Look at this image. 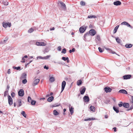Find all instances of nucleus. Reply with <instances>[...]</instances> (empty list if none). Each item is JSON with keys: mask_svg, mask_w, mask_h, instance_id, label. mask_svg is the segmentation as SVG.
Segmentation results:
<instances>
[{"mask_svg": "<svg viewBox=\"0 0 133 133\" xmlns=\"http://www.w3.org/2000/svg\"><path fill=\"white\" fill-rule=\"evenodd\" d=\"M8 99L9 104L10 105H11L13 103L12 99L10 95L8 96Z\"/></svg>", "mask_w": 133, "mask_h": 133, "instance_id": "nucleus-1", "label": "nucleus"}, {"mask_svg": "<svg viewBox=\"0 0 133 133\" xmlns=\"http://www.w3.org/2000/svg\"><path fill=\"white\" fill-rule=\"evenodd\" d=\"M36 44L38 46H45L46 45V44L44 42H37L36 43Z\"/></svg>", "mask_w": 133, "mask_h": 133, "instance_id": "nucleus-2", "label": "nucleus"}, {"mask_svg": "<svg viewBox=\"0 0 133 133\" xmlns=\"http://www.w3.org/2000/svg\"><path fill=\"white\" fill-rule=\"evenodd\" d=\"M89 32L90 35L92 36H94L96 33V31L93 29L90 30L89 31Z\"/></svg>", "mask_w": 133, "mask_h": 133, "instance_id": "nucleus-3", "label": "nucleus"}, {"mask_svg": "<svg viewBox=\"0 0 133 133\" xmlns=\"http://www.w3.org/2000/svg\"><path fill=\"white\" fill-rule=\"evenodd\" d=\"M11 25V24L10 23H3V26L5 28H7L8 26L10 27Z\"/></svg>", "mask_w": 133, "mask_h": 133, "instance_id": "nucleus-4", "label": "nucleus"}, {"mask_svg": "<svg viewBox=\"0 0 133 133\" xmlns=\"http://www.w3.org/2000/svg\"><path fill=\"white\" fill-rule=\"evenodd\" d=\"M24 94V91L23 89L20 90L18 92V95L19 96L22 97Z\"/></svg>", "mask_w": 133, "mask_h": 133, "instance_id": "nucleus-5", "label": "nucleus"}, {"mask_svg": "<svg viewBox=\"0 0 133 133\" xmlns=\"http://www.w3.org/2000/svg\"><path fill=\"white\" fill-rule=\"evenodd\" d=\"M86 28L85 27L81 26L79 29V31L81 33H83L85 30Z\"/></svg>", "mask_w": 133, "mask_h": 133, "instance_id": "nucleus-6", "label": "nucleus"}, {"mask_svg": "<svg viewBox=\"0 0 133 133\" xmlns=\"http://www.w3.org/2000/svg\"><path fill=\"white\" fill-rule=\"evenodd\" d=\"M66 82L64 81H63L62 82V91L61 92H62L64 90L66 85Z\"/></svg>", "mask_w": 133, "mask_h": 133, "instance_id": "nucleus-7", "label": "nucleus"}, {"mask_svg": "<svg viewBox=\"0 0 133 133\" xmlns=\"http://www.w3.org/2000/svg\"><path fill=\"white\" fill-rule=\"evenodd\" d=\"M39 81V79H35L33 82L32 85L34 86L37 85Z\"/></svg>", "mask_w": 133, "mask_h": 133, "instance_id": "nucleus-8", "label": "nucleus"}, {"mask_svg": "<svg viewBox=\"0 0 133 133\" xmlns=\"http://www.w3.org/2000/svg\"><path fill=\"white\" fill-rule=\"evenodd\" d=\"M83 100L84 102H88L89 101V98L88 96H85L83 97Z\"/></svg>", "mask_w": 133, "mask_h": 133, "instance_id": "nucleus-9", "label": "nucleus"}, {"mask_svg": "<svg viewBox=\"0 0 133 133\" xmlns=\"http://www.w3.org/2000/svg\"><path fill=\"white\" fill-rule=\"evenodd\" d=\"M104 90H105V91L106 93H108V92H111L112 90V89L110 88L109 87H105L104 88Z\"/></svg>", "mask_w": 133, "mask_h": 133, "instance_id": "nucleus-10", "label": "nucleus"}, {"mask_svg": "<svg viewBox=\"0 0 133 133\" xmlns=\"http://www.w3.org/2000/svg\"><path fill=\"white\" fill-rule=\"evenodd\" d=\"M131 77V75H125L123 76L124 79H129Z\"/></svg>", "mask_w": 133, "mask_h": 133, "instance_id": "nucleus-11", "label": "nucleus"}, {"mask_svg": "<svg viewBox=\"0 0 133 133\" xmlns=\"http://www.w3.org/2000/svg\"><path fill=\"white\" fill-rule=\"evenodd\" d=\"M60 3L62 6V8L64 10H65L66 9V7L65 4L63 2H60Z\"/></svg>", "mask_w": 133, "mask_h": 133, "instance_id": "nucleus-12", "label": "nucleus"}, {"mask_svg": "<svg viewBox=\"0 0 133 133\" xmlns=\"http://www.w3.org/2000/svg\"><path fill=\"white\" fill-rule=\"evenodd\" d=\"M17 103L18 104V105H17L18 107H19L22 105V102L21 99H18L17 101Z\"/></svg>", "mask_w": 133, "mask_h": 133, "instance_id": "nucleus-13", "label": "nucleus"}, {"mask_svg": "<svg viewBox=\"0 0 133 133\" xmlns=\"http://www.w3.org/2000/svg\"><path fill=\"white\" fill-rule=\"evenodd\" d=\"M119 93L127 94V91L124 89H121L119 91Z\"/></svg>", "mask_w": 133, "mask_h": 133, "instance_id": "nucleus-14", "label": "nucleus"}, {"mask_svg": "<svg viewBox=\"0 0 133 133\" xmlns=\"http://www.w3.org/2000/svg\"><path fill=\"white\" fill-rule=\"evenodd\" d=\"M114 5H120L121 4V2L119 1H117L115 2L114 3Z\"/></svg>", "mask_w": 133, "mask_h": 133, "instance_id": "nucleus-15", "label": "nucleus"}, {"mask_svg": "<svg viewBox=\"0 0 133 133\" xmlns=\"http://www.w3.org/2000/svg\"><path fill=\"white\" fill-rule=\"evenodd\" d=\"M82 88H83V89L82 90L80 91V93L81 94H83L85 92L86 89L85 87H82Z\"/></svg>", "mask_w": 133, "mask_h": 133, "instance_id": "nucleus-16", "label": "nucleus"}, {"mask_svg": "<svg viewBox=\"0 0 133 133\" xmlns=\"http://www.w3.org/2000/svg\"><path fill=\"white\" fill-rule=\"evenodd\" d=\"M123 107L125 108H128L129 107V104L127 103H124L123 104Z\"/></svg>", "mask_w": 133, "mask_h": 133, "instance_id": "nucleus-17", "label": "nucleus"}, {"mask_svg": "<svg viewBox=\"0 0 133 133\" xmlns=\"http://www.w3.org/2000/svg\"><path fill=\"white\" fill-rule=\"evenodd\" d=\"M132 46V45L131 44H127L125 45V46L127 48H131Z\"/></svg>", "mask_w": 133, "mask_h": 133, "instance_id": "nucleus-18", "label": "nucleus"}, {"mask_svg": "<svg viewBox=\"0 0 133 133\" xmlns=\"http://www.w3.org/2000/svg\"><path fill=\"white\" fill-rule=\"evenodd\" d=\"M54 99V97L52 96H51V97H49L47 100L48 102H51Z\"/></svg>", "mask_w": 133, "mask_h": 133, "instance_id": "nucleus-19", "label": "nucleus"}, {"mask_svg": "<svg viewBox=\"0 0 133 133\" xmlns=\"http://www.w3.org/2000/svg\"><path fill=\"white\" fill-rule=\"evenodd\" d=\"M26 74L25 73H24L21 76V78L22 79H25L26 78Z\"/></svg>", "mask_w": 133, "mask_h": 133, "instance_id": "nucleus-20", "label": "nucleus"}, {"mask_svg": "<svg viewBox=\"0 0 133 133\" xmlns=\"http://www.w3.org/2000/svg\"><path fill=\"white\" fill-rule=\"evenodd\" d=\"M105 49L106 50L109 51V52H110L112 53L113 54H114L115 53V52H114L111 49L109 48H106Z\"/></svg>", "mask_w": 133, "mask_h": 133, "instance_id": "nucleus-21", "label": "nucleus"}, {"mask_svg": "<svg viewBox=\"0 0 133 133\" xmlns=\"http://www.w3.org/2000/svg\"><path fill=\"white\" fill-rule=\"evenodd\" d=\"M49 80L51 82H52L55 81V78L53 77H50Z\"/></svg>", "mask_w": 133, "mask_h": 133, "instance_id": "nucleus-22", "label": "nucleus"}, {"mask_svg": "<svg viewBox=\"0 0 133 133\" xmlns=\"http://www.w3.org/2000/svg\"><path fill=\"white\" fill-rule=\"evenodd\" d=\"M90 108L91 111L93 112L95 111V108L94 106H91L90 107Z\"/></svg>", "mask_w": 133, "mask_h": 133, "instance_id": "nucleus-23", "label": "nucleus"}, {"mask_svg": "<svg viewBox=\"0 0 133 133\" xmlns=\"http://www.w3.org/2000/svg\"><path fill=\"white\" fill-rule=\"evenodd\" d=\"M119 27V25H117L115 28V29H114L113 30V33L114 34H115L116 33V32L117 31V30L118 29V28Z\"/></svg>", "mask_w": 133, "mask_h": 133, "instance_id": "nucleus-24", "label": "nucleus"}, {"mask_svg": "<svg viewBox=\"0 0 133 133\" xmlns=\"http://www.w3.org/2000/svg\"><path fill=\"white\" fill-rule=\"evenodd\" d=\"M88 18H90V19H91V18H96L97 17L96 16H95V15H90V16H88Z\"/></svg>", "mask_w": 133, "mask_h": 133, "instance_id": "nucleus-25", "label": "nucleus"}, {"mask_svg": "<svg viewBox=\"0 0 133 133\" xmlns=\"http://www.w3.org/2000/svg\"><path fill=\"white\" fill-rule=\"evenodd\" d=\"M53 113L55 115H57L59 114V113L56 110H55L53 111Z\"/></svg>", "mask_w": 133, "mask_h": 133, "instance_id": "nucleus-26", "label": "nucleus"}, {"mask_svg": "<svg viewBox=\"0 0 133 133\" xmlns=\"http://www.w3.org/2000/svg\"><path fill=\"white\" fill-rule=\"evenodd\" d=\"M51 57L50 55H47L43 57V59H48Z\"/></svg>", "mask_w": 133, "mask_h": 133, "instance_id": "nucleus-27", "label": "nucleus"}, {"mask_svg": "<svg viewBox=\"0 0 133 133\" xmlns=\"http://www.w3.org/2000/svg\"><path fill=\"white\" fill-rule=\"evenodd\" d=\"M70 111L71 114L74 112V108L71 107L69 109Z\"/></svg>", "mask_w": 133, "mask_h": 133, "instance_id": "nucleus-28", "label": "nucleus"}, {"mask_svg": "<svg viewBox=\"0 0 133 133\" xmlns=\"http://www.w3.org/2000/svg\"><path fill=\"white\" fill-rule=\"evenodd\" d=\"M113 108L114 111H116L117 113H118L119 112V110L118 108H116L114 106L113 107Z\"/></svg>", "mask_w": 133, "mask_h": 133, "instance_id": "nucleus-29", "label": "nucleus"}, {"mask_svg": "<svg viewBox=\"0 0 133 133\" xmlns=\"http://www.w3.org/2000/svg\"><path fill=\"white\" fill-rule=\"evenodd\" d=\"M80 4L82 6H84L85 5V3L84 1H81L80 2Z\"/></svg>", "mask_w": 133, "mask_h": 133, "instance_id": "nucleus-30", "label": "nucleus"}, {"mask_svg": "<svg viewBox=\"0 0 133 133\" xmlns=\"http://www.w3.org/2000/svg\"><path fill=\"white\" fill-rule=\"evenodd\" d=\"M82 84V81L81 80H78L77 82V84L78 85H79Z\"/></svg>", "mask_w": 133, "mask_h": 133, "instance_id": "nucleus-31", "label": "nucleus"}, {"mask_svg": "<svg viewBox=\"0 0 133 133\" xmlns=\"http://www.w3.org/2000/svg\"><path fill=\"white\" fill-rule=\"evenodd\" d=\"M31 102V104L32 105H34L36 103V101H35L32 100Z\"/></svg>", "mask_w": 133, "mask_h": 133, "instance_id": "nucleus-32", "label": "nucleus"}, {"mask_svg": "<svg viewBox=\"0 0 133 133\" xmlns=\"http://www.w3.org/2000/svg\"><path fill=\"white\" fill-rule=\"evenodd\" d=\"M21 114L25 117H26V114L24 111H23L21 112Z\"/></svg>", "mask_w": 133, "mask_h": 133, "instance_id": "nucleus-33", "label": "nucleus"}, {"mask_svg": "<svg viewBox=\"0 0 133 133\" xmlns=\"http://www.w3.org/2000/svg\"><path fill=\"white\" fill-rule=\"evenodd\" d=\"M116 39L118 43H120L121 40L119 38H116Z\"/></svg>", "mask_w": 133, "mask_h": 133, "instance_id": "nucleus-34", "label": "nucleus"}, {"mask_svg": "<svg viewBox=\"0 0 133 133\" xmlns=\"http://www.w3.org/2000/svg\"><path fill=\"white\" fill-rule=\"evenodd\" d=\"M66 49L65 48H64L63 50L62 51V53H63L65 54L66 53Z\"/></svg>", "mask_w": 133, "mask_h": 133, "instance_id": "nucleus-35", "label": "nucleus"}, {"mask_svg": "<svg viewBox=\"0 0 133 133\" xmlns=\"http://www.w3.org/2000/svg\"><path fill=\"white\" fill-rule=\"evenodd\" d=\"M34 31V29L32 28H31L30 29L28 30V32L29 33H31Z\"/></svg>", "mask_w": 133, "mask_h": 133, "instance_id": "nucleus-36", "label": "nucleus"}, {"mask_svg": "<svg viewBox=\"0 0 133 133\" xmlns=\"http://www.w3.org/2000/svg\"><path fill=\"white\" fill-rule=\"evenodd\" d=\"M8 91H5L4 93V96L5 97L8 94Z\"/></svg>", "mask_w": 133, "mask_h": 133, "instance_id": "nucleus-37", "label": "nucleus"}, {"mask_svg": "<svg viewBox=\"0 0 133 133\" xmlns=\"http://www.w3.org/2000/svg\"><path fill=\"white\" fill-rule=\"evenodd\" d=\"M31 101H32V99L31 97H30L29 96L28 97V102L30 103Z\"/></svg>", "mask_w": 133, "mask_h": 133, "instance_id": "nucleus-38", "label": "nucleus"}, {"mask_svg": "<svg viewBox=\"0 0 133 133\" xmlns=\"http://www.w3.org/2000/svg\"><path fill=\"white\" fill-rule=\"evenodd\" d=\"M94 120V119L93 118H88L87 119H84L85 121H90L91 120Z\"/></svg>", "mask_w": 133, "mask_h": 133, "instance_id": "nucleus-39", "label": "nucleus"}, {"mask_svg": "<svg viewBox=\"0 0 133 133\" xmlns=\"http://www.w3.org/2000/svg\"><path fill=\"white\" fill-rule=\"evenodd\" d=\"M37 59H43V57H42L41 56H38L37 57Z\"/></svg>", "mask_w": 133, "mask_h": 133, "instance_id": "nucleus-40", "label": "nucleus"}, {"mask_svg": "<svg viewBox=\"0 0 133 133\" xmlns=\"http://www.w3.org/2000/svg\"><path fill=\"white\" fill-rule=\"evenodd\" d=\"M120 104H118V105L119 107H121L122 105L123 106V104L122 102H120Z\"/></svg>", "mask_w": 133, "mask_h": 133, "instance_id": "nucleus-41", "label": "nucleus"}, {"mask_svg": "<svg viewBox=\"0 0 133 133\" xmlns=\"http://www.w3.org/2000/svg\"><path fill=\"white\" fill-rule=\"evenodd\" d=\"M68 59V57H62V59L64 61H66L67 59Z\"/></svg>", "mask_w": 133, "mask_h": 133, "instance_id": "nucleus-42", "label": "nucleus"}, {"mask_svg": "<svg viewBox=\"0 0 133 133\" xmlns=\"http://www.w3.org/2000/svg\"><path fill=\"white\" fill-rule=\"evenodd\" d=\"M27 82V80L26 79H24L22 81V83L23 84L26 83Z\"/></svg>", "mask_w": 133, "mask_h": 133, "instance_id": "nucleus-43", "label": "nucleus"}, {"mask_svg": "<svg viewBox=\"0 0 133 133\" xmlns=\"http://www.w3.org/2000/svg\"><path fill=\"white\" fill-rule=\"evenodd\" d=\"M75 51V49L74 48H73L72 50H69V52L70 53L72 52H74Z\"/></svg>", "mask_w": 133, "mask_h": 133, "instance_id": "nucleus-44", "label": "nucleus"}, {"mask_svg": "<svg viewBox=\"0 0 133 133\" xmlns=\"http://www.w3.org/2000/svg\"><path fill=\"white\" fill-rule=\"evenodd\" d=\"M11 95L12 97H14L15 96V94L14 92H12L11 93Z\"/></svg>", "mask_w": 133, "mask_h": 133, "instance_id": "nucleus-45", "label": "nucleus"}, {"mask_svg": "<svg viewBox=\"0 0 133 133\" xmlns=\"http://www.w3.org/2000/svg\"><path fill=\"white\" fill-rule=\"evenodd\" d=\"M127 22H122L121 23V24L122 25H126L127 23Z\"/></svg>", "mask_w": 133, "mask_h": 133, "instance_id": "nucleus-46", "label": "nucleus"}, {"mask_svg": "<svg viewBox=\"0 0 133 133\" xmlns=\"http://www.w3.org/2000/svg\"><path fill=\"white\" fill-rule=\"evenodd\" d=\"M15 69H16L17 70H19L21 68L20 67V66H18L17 67H15L14 68Z\"/></svg>", "mask_w": 133, "mask_h": 133, "instance_id": "nucleus-47", "label": "nucleus"}, {"mask_svg": "<svg viewBox=\"0 0 133 133\" xmlns=\"http://www.w3.org/2000/svg\"><path fill=\"white\" fill-rule=\"evenodd\" d=\"M98 49L99 50V51L101 52H103V50H102V48L100 47H99L98 48Z\"/></svg>", "mask_w": 133, "mask_h": 133, "instance_id": "nucleus-48", "label": "nucleus"}, {"mask_svg": "<svg viewBox=\"0 0 133 133\" xmlns=\"http://www.w3.org/2000/svg\"><path fill=\"white\" fill-rule=\"evenodd\" d=\"M22 60H23V61H21V62H22V63H24L25 62V59L24 58V57H23L22 58Z\"/></svg>", "mask_w": 133, "mask_h": 133, "instance_id": "nucleus-49", "label": "nucleus"}, {"mask_svg": "<svg viewBox=\"0 0 133 133\" xmlns=\"http://www.w3.org/2000/svg\"><path fill=\"white\" fill-rule=\"evenodd\" d=\"M96 39L98 40L99 41L100 40V37L98 35L96 37Z\"/></svg>", "mask_w": 133, "mask_h": 133, "instance_id": "nucleus-50", "label": "nucleus"}, {"mask_svg": "<svg viewBox=\"0 0 133 133\" xmlns=\"http://www.w3.org/2000/svg\"><path fill=\"white\" fill-rule=\"evenodd\" d=\"M89 34L88 33H86L85 34L84 36V38L85 39L87 37V36Z\"/></svg>", "mask_w": 133, "mask_h": 133, "instance_id": "nucleus-51", "label": "nucleus"}, {"mask_svg": "<svg viewBox=\"0 0 133 133\" xmlns=\"http://www.w3.org/2000/svg\"><path fill=\"white\" fill-rule=\"evenodd\" d=\"M61 48L60 46H58L57 48V50L59 51H60L61 50Z\"/></svg>", "mask_w": 133, "mask_h": 133, "instance_id": "nucleus-52", "label": "nucleus"}, {"mask_svg": "<svg viewBox=\"0 0 133 133\" xmlns=\"http://www.w3.org/2000/svg\"><path fill=\"white\" fill-rule=\"evenodd\" d=\"M126 25L128 27H130L131 28V26L128 23H127Z\"/></svg>", "mask_w": 133, "mask_h": 133, "instance_id": "nucleus-53", "label": "nucleus"}, {"mask_svg": "<svg viewBox=\"0 0 133 133\" xmlns=\"http://www.w3.org/2000/svg\"><path fill=\"white\" fill-rule=\"evenodd\" d=\"M44 69H46L47 70H48L49 69V67L48 66H46V65L44 66Z\"/></svg>", "mask_w": 133, "mask_h": 133, "instance_id": "nucleus-54", "label": "nucleus"}, {"mask_svg": "<svg viewBox=\"0 0 133 133\" xmlns=\"http://www.w3.org/2000/svg\"><path fill=\"white\" fill-rule=\"evenodd\" d=\"M54 29H55V28L54 27H53L52 28H50V30L51 31L54 30Z\"/></svg>", "mask_w": 133, "mask_h": 133, "instance_id": "nucleus-55", "label": "nucleus"}, {"mask_svg": "<svg viewBox=\"0 0 133 133\" xmlns=\"http://www.w3.org/2000/svg\"><path fill=\"white\" fill-rule=\"evenodd\" d=\"M113 129H114V130L115 132L116 131V127H114L113 128Z\"/></svg>", "mask_w": 133, "mask_h": 133, "instance_id": "nucleus-56", "label": "nucleus"}, {"mask_svg": "<svg viewBox=\"0 0 133 133\" xmlns=\"http://www.w3.org/2000/svg\"><path fill=\"white\" fill-rule=\"evenodd\" d=\"M8 74H10V69H9L8 70Z\"/></svg>", "mask_w": 133, "mask_h": 133, "instance_id": "nucleus-57", "label": "nucleus"}, {"mask_svg": "<svg viewBox=\"0 0 133 133\" xmlns=\"http://www.w3.org/2000/svg\"><path fill=\"white\" fill-rule=\"evenodd\" d=\"M9 88H10L9 86V85H8L7 87V89L8 91V90Z\"/></svg>", "mask_w": 133, "mask_h": 133, "instance_id": "nucleus-58", "label": "nucleus"}, {"mask_svg": "<svg viewBox=\"0 0 133 133\" xmlns=\"http://www.w3.org/2000/svg\"><path fill=\"white\" fill-rule=\"evenodd\" d=\"M4 4L5 5H8V2H6L5 3H4Z\"/></svg>", "mask_w": 133, "mask_h": 133, "instance_id": "nucleus-59", "label": "nucleus"}, {"mask_svg": "<svg viewBox=\"0 0 133 133\" xmlns=\"http://www.w3.org/2000/svg\"><path fill=\"white\" fill-rule=\"evenodd\" d=\"M32 61H31L30 62H29L28 63H26V65H27L29 64L30 63H31L32 62Z\"/></svg>", "mask_w": 133, "mask_h": 133, "instance_id": "nucleus-60", "label": "nucleus"}, {"mask_svg": "<svg viewBox=\"0 0 133 133\" xmlns=\"http://www.w3.org/2000/svg\"><path fill=\"white\" fill-rule=\"evenodd\" d=\"M66 62L68 63L69 62V58H68V59L66 60Z\"/></svg>", "mask_w": 133, "mask_h": 133, "instance_id": "nucleus-61", "label": "nucleus"}, {"mask_svg": "<svg viewBox=\"0 0 133 133\" xmlns=\"http://www.w3.org/2000/svg\"><path fill=\"white\" fill-rule=\"evenodd\" d=\"M24 57V58H28V56L27 55H25Z\"/></svg>", "mask_w": 133, "mask_h": 133, "instance_id": "nucleus-62", "label": "nucleus"}, {"mask_svg": "<svg viewBox=\"0 0 133 133\" xmlns=\"http://www.w3.org/2000/svg\"><path fill=\"white\" fill-rule=\"evenodd\" d=\"M14 106L15 107H16V103L15 102L14 103Z\"/></svg>", "mask_w": 133, "mask_h": 133, "instance_id": "nucleus-63", "label": "nucleus"}, {"mask_svg": "<svg viewBox=\"0 0 133 133\" xmlns=\"http://www.w3.org/2000/svg\"><path fill=\"white\" fill-rule=\"evenodd\" d=\"M53 93H52V92H51V93H50V96H51V95H53Z\"/></svg>", "mask_w": 133, "mask_h": 133, "instance_id": "nucleus-64", "label": "nucleus"}]
</instances>
